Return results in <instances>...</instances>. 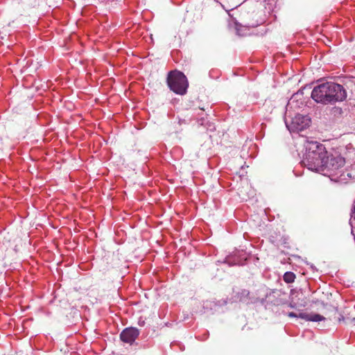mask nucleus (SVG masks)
<instances>
[{"label": "nucleus", "mask_w": 355, "mask_h": 355, "mask_svg": "<svg viewBox=\"0 0 355 355\" xmlns=\"http://www.w3.org/2000/svg\"><path fill=\"white\" fill-rule=\"evenodd\" d=\"M304 150L301 163L309 170L330 177L331 180L342 173L345 159L338 153L328 152L322 144L308 139L304 143Z\"/></svg>", "instance_id": "obj_1"}, {"label": "nucleus", "mask_w": 355, "mask_h": 355, "mask_svg": "<svg viewBox=\"0 0 355 355\" xmlns=\"http://www.w3.org/2000/svg\"><path fill=\"white\" fill-rule=\"evenodd\" d=\"M346 96V92L343 87L332 82H327L315 86L311 92L313 100L323 105L343 101Z\"/></svg>", "instance_id": "obj_2"}, {"label": "nucleus", "mask_w": 355, "mask_h": 355, "mask_svg": "<svg viewBox=\"0 0 355 355\" xmlns=\"http://www.w3.org/2000/svg\"><path fill=\"white\" fill-rule=\"evenodd\" d=\"M167 83L171 90L180 95L186 94L189 86L185 75L178 71L169 72L167 77Z\"/></svg>", "instance_id": "obj_3"}, {"label": "nucleus", "mask_w": 355, "mask_h": 355, "mask_svg": "<svg viewBox=\"0 0 355 355\" xmlns=\"http://www.w3.org/2000/svg\"><path fill=\"white\" fill-rule=\"evenodd\" d=\"M310 118L306 115L296 114L290 121L285 119L286 128L291 132H300L309 127Z\"/></svg>", "instance_id": "obj_4"}, {"label": "nucleus", "mask_w": 355, "mask_h": 355, "mask_svg": "<svg viewBox=\"0 0 355 355\" xmlns=\"http://www.w3.org/2000/svg\"><path fill=\"white\" fill-rule=\"evenodd\" d=\"M139 331L137 328L130 327L125 329L120 335L121 340L129 344H132L138 337Z\"/></svg>", "instance_id": "obj_5"}, {"label": "nucleus", "mask_w": 355, "mask_h": 355, "mask_svg": "<svg viewBox=\"0 0 355 355\" xmlns=\"http://www.w3.org/2000/svg\"><path fill=\"white\" fill-rule=\"evenodd\" d=\"M288 317L291 318H300L304 319L306 321H312V322H320L324 320L325 318L322 315L318 313H300V314H296L294 312H289L288 313Z\"/></svg>", "instance_id": "obj_6"}, {"label": "nucleus", "mask_w": 355, "mask_h": 355, "mask_svg": "<svg viewBox=\"0 0 355 355\" xmlns=\"http://www.w3.org/2000/svg\"><path fill=\"white\" fill-rule=\"evenodd\" d=\"M295 275L293 272H286L284 275V280L286 283H292L295 281Z\"/></svg>", "instance_id": "obj_7"}, {"label": "nucleus", "mask_w": 355, "mask_h": 355, "mask_svg": "<svg viewBox=\"0 0 355 355\" xmlns=\"http://www.w3.org/2000/svg\"><path fill=\"white\" fill-rule=\"evenodd\" d=\"M354 223H355V200H354V205H353V209H352V214H351V218H350V220H349V224H354Z\"/></svg>", "instance_id": "obj_8"}, {"label": "nucleus", "mask_w": 355, "mask_h": 355, "mask_svg": "<svg viewBox=\"0 0 355 355\" xmlns=\"http://www.w3.org/2000/svg\"><path fill=\"white\" fill-rule=\"evenodd\" d=\"M289 306H290L291 308H295V304L291 303V304H289Z\"/></svg>", "instance_id": "obj_9"}]
</instances>
